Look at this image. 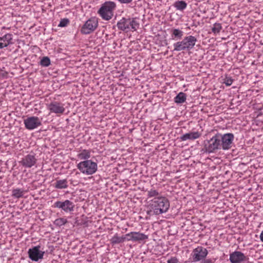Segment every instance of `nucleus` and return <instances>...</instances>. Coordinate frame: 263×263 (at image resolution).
I'll list each match as a JSON object with an SVG mask.
<instances>
[{"label":"nucleus","instance_id":"1","mask_svg":"<svg viewBox=\"0 0 263 263\" xmlns=\"http://www.w3.org/2000/svg\"><path fill=\"white\" fill-rule=\"evenodd\" d=\"M149 206L151 210L147 211L148 214L153 211L154 214L159 215L168 211L170 201L167 198L163 196L155 197L151 200Z\"/></svg>","mask_w":263,"mask_h":263},{"label":"nucleus","instance_id":"2","mask_svg":"<svg viewBox=\"0 0 263 263\" xmlns=\"http://www.w3.org/2000/svg\"><path fill=\"white\" fill-rule=\"evenodd\" d=\"M117 5L115 2L106 1L103 3L98 10V14L101 18L105 21L111 20L114 16V12L116 9Z\"/></svg>","mask_w":263,"mask_h":263},{"label":"nucleus","instance_id":"3","mask_svg":"<svg viewBox=\"0 0 263 263\" xmlns=\"http://www.w3.org/2000/svg\"><path fill=\"white\" fill-rule=\"evenodd\" d=\"M197 41L196 37L194 36H185L182 41L174 44L173 51H190L194 48Z\"/></svg>","mask_w":263,"mask_h":263},{"label":"nucleus","instance_id":"4","mask_svg":"<svg viewBox=\"0 0 263 263\" xmlns=\"http://www.w3.org/2000/svg\"><path fill=\"white\" fill-rule=\"evenodd\" d=\"M139 26V23L133 17H122L117 24V27L120 31L127 32L129 31H136Z\"/></svg>","mask_w":263,"mask_h":263},{"label":"nucleus","instance_id":"5","mask_svg":"<svg viewBox=\"0 0 263 263\" xmlns=\"http://www.w3.org/2000/svg\"><path fill=\"white\" fill-rule=\"evenodd\" d=\"M220 139L217 133L209 140H205L203 141V149L206 153H214L218 150L222 149Z\"/></svg>","mask_w":263,"mask_h":263},{"label":"nucleus","instance_id":"6","mask_svg":"<svg viewBox=\"0 0 263 263\" xmlns=\"http://www.w3.org/2000/svg\"><path fill=\"white\" fill-rule=\"evenodd\" d=\"M97 163L91 160L81 161L77 164V168L81 173L87 175H92L97 171Z\"/></svg>","mask_w":263,"mask_h":263},{"label":"nucleus","instance_id":"7","mask_svg":"<svg viewBox=\"0 0 263 263\" xmlns=\"http://www.w3.org/2000/svg\"><path fill=\"white\" fill-rule=\"evenodd\" d=\"M217 134L220 139L221 149L226 151L231 148L234 138V135L232 133H227L223 135L220 133Z\"/></svg>","mask_w":263,"mask_h":263},{"label":"nucleus","instance_id":"8","mask_svg":"<svg viewBox=\"0 0 263 263\" xmlns=\"http://www.w3.org/2000/svg\"><path fill=\"white\" fill-rule=\"evenodd\" d=\"M98 26V18L95 17H91L82 26L81 32L83 34H89L95 31Z\"/></svg>","mask_w":263,"mask_h":263},{"label":"nucleus","instance_id":"9","mask_svg":"<svg viewBox=\"0 0 263 263\" xmlns=\"http://www.w3.org/2000/svg\"><path fill=\"white\" fill-rule=\"evenodd\" d=\"M74 204L73 202L67 199L64 201H55L53 207L61 210L66 213H71L74 211Z\"/></svg>","mask_w":263,"mask_h":263},{"label":"nucleus","instance_id":"10","mask_svg":"<svg viewBox=\"0 0 263 263\" xmlns=\"http://www.w3.org/2000/svg\"><path fill=\"white\" fill-rule=\"evenodd\" d=\"M208 254L207 249L203 247L198 246L194 249L191 254L192 261L196 262L205 259Z\"/></svg>","mask_w":263,"mask_h":263},{"label":"nucleus","instance_id":"11","mask_svg":"<svg viewBox=\"0 0 263 263\" xmlns=\"http://www.w3.org/2000/svg\"><path fill=\"white\" fill-rule=\"evenodd\" d=\"M41 248V246L37 245L29 249L28 251V256L32 261H38L43 258L45 251L40 250Z\"/></svg>","mask_w":263,"mask_h":263},{"label":"nucleus","instance_id":"12","mask_svg":"<svg viewBox=\"0 0 263 263\" xmlns=\"http://www.w3.org/2000/svg\"><path fill=\"white\" fill-rule=\"evenodd\" d=\"M25 128L28 130H33L42 125L41 120L35 116L27 118L24 120Z\"/></svg>","mask_w":263,"mask_h":263},{"label":"nucleus","instance_id":"13","mask_svg":"<svg viewBox=\"0 0 263 263\" xmlns=\"http://www.w3.org/2000/svg\"><path fill=\"white\" fill-rule=\"evenodd\" d=\"M127 241L140 242L148 238V236L143 233L136 232H131L125 235Z\"/></svg>","mask_w":263,"mask_h":263},{"label":"nucleus","instance_id":"14","mask_svg":"<svg viewBox=\"0 0 263 263\" xmlns=\"http://www.w3.org/2000/svg\"><path fill=\"white\" fill-rule=\"evenodd\" d=\"M36 159L35 154H29L23 158L20 163L24 166L27 168H30L36 162Z\"/></svg>","mask_w":263,"mask_h":263},{"label":"nucleus","instance_id":"15","mask_svg":"<svg viewBox=\"0 0 263 263\" xmlns=\"http://www.w3.org/2000/svg\"><path fill=\"white\" fill-rule=\"evenodd\" d=\"M248 258L240 251H235L230 254V261L231 263H240L246 261Z\"/></svg>","mask_w":263,"mask_h":263},{"label":"nucleus","instance_id":"16","mask_svg":"<svg viewBox=\"0 0 263 263\" xmlns=\"http://www.w3.org/2000/svg\"><path fill=\"white\" fill-rule=\"evenodd\" d=\"M48 109L51 112L55 114H63L65 108L61 103L58 102H53L48 105Z\"/></svg>","mask_w":263,"mask_h":263},{"label":"nucleus","instance_id":"17","mask_svg":"<svg viewBox=\"0 0 263 263\" xmlns=\"http://www.w3.org/2000/svg\"><path fill=\"white\" fill-rule=\"evenodd\" d=\"M201 134L198 132H192L183 134L179 138L181 141L194 140L199 138Z\"/></svg>","mask_w":263,"mask_h":263},{"label":"nucleus","instance_id":"18","mask_svg":"<svg viewBox=\"0 0 263 263\" xmlns=\"http://www.w3.org/2000/svg\"><path fill=\"white\" fill-rule=\"evenodd\" d=\"M177 10L183 11L187 7V3L183 0H178L173 5Z\"/></svg>","mask_w":263,"mask_h":263},{"label":"nucleus","instance_id":"19","mask_svg":"<svg viewBox=\"0 0 263 263\" xmlns=\"http://www.w3.org/2000/svg\"><path fill=\"white\" fill-rule=\"evenodd\" d=\"M183 35V32L176 28H173L171 30V36L172 39L178 40L182 39Z\"/></svg>","mask_w":263,"mask_h":263},{"label":"nucleus","instance_id":"20","mask_svg":"<svg viewBox=\"0 0 263 263\" xmlns=\"http://www.w3.org/2000/svg\"><path fill=\"white\" fill-rule=\"evenodd\" d=\"M54 186L57 189H64L68 187L67 179L57 180L54 184Z\"/></svg>","mask_w":263,"mask_h":263},{"label":"nucleus","instance_id":"21","mask_svg":"<svg viewBox=\"0 0 263 263\" xmlns=\"http://www.w3.org/2000/svg\"><path fill=\"white\" fill-rule=\"evenodd\" d=\"M126 239V236H122L121 237L118 236L117 234H116L110 240L111 244L112 245L116 244H119L123 242Z\"/></svg>","mask_w":263,"mask_h":263},{"label":"nucleus","instance_id":"22","mask_svg":"<svg viewBox=\"0 0 263 263\" xmlns=\"http://www.w3.org/2000/svg\"><path fill=\"white\" fill-rule=\"evenodd\" d=\"M0 41L3 43H5L6 47L9 45L12 44V34L10 33H7L4 36L0 37Z\"/></svg>","mask_w":263,"mask_h":263},{"label":"nucleus","instance_id":"23","mask_svg":"<svg viewBox=\"0 0 263 263\" xmlns=\"http://www.w3.org/2000/svg\"><path fill=\"white\" fill-rule=\"evenodd\" d=\"M186 99V95L180 92L174 98V102L177 104H182L185 102Z\"/></svg>","mask_w":263,"mask_h":263},{"label":"nucleus","instance_id":"24","mask_svg":"<svg viewBox=\"0 0 263 263\" xmlns=\"http://www.w3.org/2000/svg\"><path fill=\"white\" fill-rule=\"evenodd\" d=\"M25 191L23 189H14L12 190V196L15 198H20L23 196Z\"/></svg>","mask_w":263,"mask_h":263},{"label":"nucleus","instance_id":"25","mask_svg":"<svg viewBox=\"0 0 263 263\" xmlns=\"http://www.w3.org/2000/svg\"><path fill=\"white\" fill-rule=\"evenodd\" d=\"M78 156L80 159L88 160L87 159L90 158V152L88 150L83 149Z\"/></svg>","mask_w":263,"mask_h":263},{"label":"nucleus","instance_id":"26","mask_svg":"<svg viewBox=\"0 0 263 263\" xmlns=\"http://www.w3.org/2000/svg\"><path fill=\"white\" fill-rule=\"evenodd\" d=\"M222 29V26L220 23H215L211 28L212 32L215 34H218Z\"/></svg>","mask_w":263,"mask_h":263},{"label":"nucleus","instance_id":"27","mask_svg":"<svg viewBox=\"0 0 263 263\" xmlns=\"http://www.w3.org/2000/svg\"><path fill=\"white\" fill-rule=\"evenodd\" d=\"M50 64V59L48 57H43L40 62V64L43 67H48Z\"/></svg>","mask_w":263,"mask_h":263},{"label":"nucleus","instance_id":"28","mask_svg":"<svg viewBox=\"0 0 263 263\" xmlns=\"http://www.w3.org/2000/svg\"><path fill=\"white\" fill-rule=\"evenodd\" d=\"M147 196L149 197H154V198L160 197L159 196V193L156 190H151L150 191H148Z\"/></svg>","mask_w":263,"mask_h":263},{"label":"nucleus","instance_id":"29","mask_svg":"<svg viewBox=\"0 0 263 263\" xmlns=\"http://www.w3.org/2000/svg\"><path fill=\"white\" fill-rule=\"evenodd\" d=\"M69 23V20L67 18H64L61 20L59 24L58 25V27H64L67 26V25Z\"/></svg>","mask_w":263,"mask_h":263},{"label":"nucleus","instance_id":"30","mask_svg":"<svg viewBox=\"0 0 263 263\" xmlns=\"http://www.w3.org/2000/svg\"><path fill=\"white\" fill-rule=\"evenodd\" d=\"M66 222H67V220L63 218L57 219L54 221V224L55 225H57L59 226H63V225L65 224Z\"/></svg>","mask_w":263,"mask_h":263},{"label":"nucleus","instance_id":"31","mask_svg":"<svg viewBox=\"0 0 263 263\" xmlns=\"http://www.w3.org/2000/svg\"><path fill=\"white\" fill-rule=\"evenodd\" d=\"M223 81V83H224L226 85L229 86L232 85L233 79L231 77L226 76Z\"/></svg>","mask_w":263,"mask_h":263},{"label":"nucleus","instance_id":"32","mask_svg":"<svg viewBox=\"0 0 263 263\" xmlns=\"http://www.w3.org/2000/svg\"><path fill=\"white\" fill-rule=\"evenodd\" d=\"M167 263H179V260L176 257H171L167 261Z\"/></svg>","mask_w":263,"mask_h":263},{"label":"nucleus","instance_id":"33","mask_svg":"<svg viewBox=\"0 0 263 263\" xmlns=\"http://www.w3.org/2000/svg\"><path fill=\"white\" fill-rule=\"evenodd\" d=\"M201 263H215V261L211 258L204 259Z\"/></svg>","mask_w":263,"mask_h":263},{"label":"nucleus","instance_id":"34","mask_svg":"<svg viewBox=\"0 0 263 263\" xmlns=\"http://www.w3.org/2000/svg\"><path fill=\"white\" fill-rule=\"evenodd\" d=\"M6 45L5 43H3V42L0 41V49L6 47Z\"/></svg>","mask_w":263,"mask_h":263},{"label":"nucleus","instance_id":"35","mask_svg":"<svg viewBox=\"0 0 263 263\" xmlns=\"http://www.w3.org/2000/svg\"><path fill=\"white\" fill-rule=\"evenodd\" d=\"M259 237L261 241L263 242V230L261 231Z\"/></svg>","mask_w":263,"mask_h":263}]
</instances>
